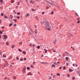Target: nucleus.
Returning <instances> with one entry per match:
<instances>
[{
  "instance_id": "1",
  "label": "nucleus",
  "mask_w": 80,
  "mask_h": 80,
  "mask_svg": "<svg viewBox=\"0 0 80 80\" xmlns=\"http://www.w3.org/2000/svg\"><path fill=\"white\" fill-rule=\"evenodd\" d=\"M42 24H45L46 27L45 28L48 30H51V26H49V24L48 23V22H45L43 21V22H42Z\"/></svg>"
},
{
  "instance_id": "2",
  "label": "nucleus",
  "mask_w": 80,
  "mask_h": 80,
  "mask_svg": "<svg viewBox=\"0 0 80 80\" xmlns=\"http://www.w3.org/2000/svg\"><path fill=\"white\" fill-rule=\"evenodd\" d=\"M26 67L25 66L23 69V70H22V72H23V73H25V70H26Z\"/></svg>"
},
{
  "instance_id": "3",
  "label": "nucleus",
  "mask_w": 80,
  "mask_h": 80,
  "mask_svg": "<svg viewBox=\"0 0 80 80\" xmlns=\"http://www.w3.org/2000/svg\"><path fill=\"white\" fill-rule=\"evenodd\" d=\"M29 2H30V3H32V4H33L35 3V1H33L32 0H30L29 1Z\"/></svg>"
},
{
  "instance_id": "4",
  "label": "nucleus",
  "mask_w": 80,
  "mask_h": 80,
  "mask_svg": "<svg viewBox=\"0 0 80 80\" xmlns=\"http://www.w3.org/2000/svg\"><path fill=\"white\" fill-rule=\"evenodd\" d=\"M28 76H29V75H33V74L32 73H31V72H28V74H27Z\"/></svg>"
},
{
  "instance_id": "5",
  "label": "nucleus",
  "mask_w": 80,
  "mask_h": 80,
  "mask_svg": "<svg viewBox=\"0 0 80 80\" xmlns=\"http://www.w3.org/2000/svg\"><path fill=\"white\" fill-rule=\"evenodd\" d=\"M3 36L5 39H7V36L6 35H4Z\"/></svg>"
},
{
  "instance_id": "6",
  "label": "nucleus",
  "mask_w": 80,
  "mask_h": 80,
  "mask_svg": "<svg viewBox=\"0 0 80 80\" xmlns=\"http://www.w3.org/2000/svg\"><path fill=\"white\" fill-rule=\"evenodd\" d=\"M4 17L5 18H8V17L6 15H4Z\"/></svg>"
},
{
  "instance_id": "7",
  "label": "nucleus",
  "mask_w": 80,
  "mask_h": 80,
  "mask_svg": "<svg viewBox=\"0 0 80 80\" xmlns=\"http://www.w3.org/2000/svg\"><path fill=\"white\" fill-rule=\"evenodd\" d=\"M44 50H45V53H47V50L44 49Z\"/></svg>"
},
{
  "instance_id": "8",
  "label": "nucleus",
  "mask_w": 80,
  "mask_h": 80,
  "mask_svg": "<svg viewBox=\"0 0 80 80\" xmlns=\"http://www.w3.org/2000/svg\"><path fill=\"white\" fill-rule=\"evenodd\" d=\"M72 71H73V70H72L70 69H69V72H72Z\"/></svg>"
},
{
  "instance_id": "9",
  "label": "nucleus",
  "mask_w": 80,
  "mask_h": 80,
  "mask_svg": "<svg viewBox=\"0 0 80 80\" xmlns=\"http://www.w3.org/2000/svg\"><path fill=\"white\" fill-rule=\"evenodd\" d=\"M13 21L15 22V23H16V22H17V19H13Z\"/></svg>"
},
{
  "instance_id": "10",
  "label": "nucleus",
  "mask_w": 80,
  "mask_h": 80,
  "mask_svg": "<svg viewBox=\"0 0 80 80\" xmlns=\"http://www.w3.org/2000/svg\"><path fill=\"white\" fill-rule=\"evenodd\" d=\"M26 17H28V16H30V14H28V13L26 15Z\"/></svg>"
},
{
  "instance_id": "11",
  "label": "nucleus",
  "mask_w": 80,
  "mask_h": 80,
  "mask_svg": "<svg viewBox=\"0 0 80 80\" xmlns=\"http://www.w3.org/2000/svg\"><path fill=\"white\" fill-rule=\"evenodd\" d=\"M20 2H18V3L17 4V5H20Z\"/></svg>"
},
{
  "instance_id": "12",
  "label": "nucleus",
  "mask_w": 80,
  "mask_h": 80,
  "mask_svg": "<svg viewBox=\"0 0 80 80\" xmlns=\"http://www.w3.org/2000/svg\"><path fill=\"white\" fill-rule=\"evenodd\" d=\"M10 18H13V16L12 15H10Z\"/></svg>"
},
{
  "instance_id": "13",
  "label": "nucleus",
  "mask_w": 80,
  "mask_h": 80,
  "mask_svg": "<svg viewBox=\"0 0 80 80\" xmlns=\"http://www.w3.org/2000/svg\"><path fill=\"white\" fill-rule=\"evenodd\" d=\"M65 59H66V60H68V57H66Z\"/></svg>"
},
{
  "instance_id": "14",
  "label": "nucleus",
  "mask_w": 80,
  "mask_h": 80,
  "mask_svg": "<svg viewBox=\"0 0 80 80\" xmlns=\"http://www.w3.org/2000/svg\"><path fill=\"white\" fill-rule=\"evenodd\" d=\"M40 47V46H37V48H38V49H39Z\"/></svg>"
},
{
  "instance_id": "15",
  "label": "nucleus",
  "mask_w": 80,
  "mask_h": 80,
  "mask_svg": "<svg viewBox=\"0 0 80 80\" xmlns=\"http://www.w3.org/2000/svg\"><path fill=\"white\" fill-rule=\"evenodd\" d=\"M3 57H4V58H6V57H7V56L6 55L5 56L4 55H3Z\"/></svg>"
},
{
  "instance_id": "16",
  "label": "nucleus",
  "mask_w": 80,
  "mask_h": 80,
  "mask_svg": "<svg viewBox=\"0 0 80 80\" xmlns=\"http://www.w3.org/2000/svg\"><path fill=\"white\" fill-rule=\"evenodd\" d=\"M17 13V15H20V12H18Z\"/></svg>"
},
{
  "instance_id": "17",
  "label": "nucleus",
  "mask_w": 80,
  "mask_h": 80,
  "mask_svg": "<svg viewBox=\"0 0 80 80\" xmlns=\"http://www.w3.org/2000/svg\"><path fill=\"white\" fill-rule=\"evenodd\" d=\"M35 18L36 19H38V20H39L38 19V17L37 16H36Z\"/></svg>"
},
{
  "instance_id": "18",
  "label": "nucleus",
  "mask_w": 80,
  "mask_h": 80,
  "mask_svg": "<svg viewBox=\"0 0 80 80\" xmlns=\"http://www.w3.org/2000/svg\"><path fill=\"white\" fill-rule=\"evenodd\" d=\"M31 10H32V11H35V10H34V9H33V8H32V9H31Z\"/></svg>"
},
{
  "instance_id": "19",
  "label": "nucleus",
  "mask_w": 80,
  "mask_h": 80,
  "mask_svg": "<svg viewBox=\"0 0 80 80\" xmlns=\"http://www.w3.org/2000/svg\"><path fill=\"white\" fill-rule=\"evenodd\" d=\"M67 76L68 77H70V75H69V74H68L67 75Z\"/></svg>"
},
{
  "instance_id": "20",
  "label": "nucleus",
  "mask_w": 80,
  "mask_h": 80,
  "mask_svg": "<svg viewBox=\"0 0 80 80\" xmlns=\"http://www.w3.org/2000/svg\"><path fill=\"white\" fill-rule=\"evenodd\" d=\"M2 33H3V32H2L1 30H0V34H2Z\"/></svg>"
},
{
  "instance_id": "21",
  "label": "nucleus",
  "mask_w": 80,
  "mask_h": 80,
  "mask_svg": "<svg viewBox=\"0 0 80 80\" xmlns=\"http://www.w3.org/2000/svg\"><path fill=\"white\" fill-rule=\"evenodd\" d=\"M11 2L12 3H13V2H14V1L13 0H11Z\"/></svg>"
},
{
  "instance_id": "22",
  "label": "nucleus",
  "mask_w": 80,
  "mask_h": 80,
  "mask_svg": "<svg viewBox=\"0 0 80 80\" xmlns=\"http://www.w3.org/2000/svg\"><path fill=\"white\" fill-rule=\"evenodd\" d=\"M56 41H55L54 42H53V43H54V44H56Z\"/></svg>"
},
{
  "instance_id": "23",
  "label": "nucleus",
  "mask_w": 80,
  "mask_h": 80,
  "mask_svg": "<svg viewBox=\"0 0 80 80\" xmlns=\"http://www.w3.org/2000/svg\"><path fill=\"white\" fill-rule=\"evenodd\" d=\"M16 18L18 19H20V17L19 16L17 17Z\"/></svg>"
},
{
  "instance_id": "24",
  "label": "nucleus",
  "mask_w": 80,
  "mask_h": 80,
  "mask_svg": "<svg viewBox=\"0 0 80 80\" xmlns=\"http://www.w3.org/2000/svg\"><path fill=\"white\" fill-rule=\"evenodd\" d=\"M57 75H58V76H60V73H57Z\"/></svg>"
},
{
  "instance_id": "25",
  "label": "nucleus",
  "mask_w": 80,
  "mask_h": 80,
  "mask_svg": "<svg viewBox=\"0 0 80 80\" xmlns=\"http://www.w3.org/2000/svg\"><path fill=\"white\" fill-rule=\"evenodd\" d=\"M52 50L54 52H56V51L55 50H54L53 48H52Z\"/></svg>"
},
{
  "instance_id": "26",
  "label": "nucleus",
  "mask_w": 80,
  "mask_h": 80,
  "mask_svg": "<svg viewBox=\"0 0 80 80\" xmlns=\"http://www.w3.org/2000/svg\"><path fill=\"white\" fill-rule=\"evenodd\" d=\"M70 36H71L72 37H73V36L71 34H70Z\"/></svg>"
},
{
  "instance_id": "27",
  "label": "nucleus",
  "mask_w": 80,
  "mask_h": 80,
  "mask_svg": "<svg viewBox=\"0 0 80 80\" xmlns=\"http://www.w3.org/2000/svg\"><path fill=\"white\" fill-rule=\"evenodd\" d=\"M48 3H50V5H51L52 4V2H48Z\"/></svg>"
},
{
  "instance_id": "28",
  "label": "nucleus",
  "mask_w": 80,
  "mask_h": 80,
  "mask_svg": "<svg viewBox=\"0 0 80 80\" xmlns=\"http://www.w3.org/2000/svg\"><path fill=\"white\" fill-rule=\"evenodd\" d=\"M12 26V23H10V24H9V26H10V27H11V26Z\"/></svg>"
},
{
  "instance_id": "29",
  "label": "nucleus",
  "mask_w": 80,
  "mask_h": 80,
  "mask_svg": "<svg viewBox=\"0 0 80 80\" xmlns=\"http://www.w3.org/2000/svg\"><path fill=\"white\" fill-rule=\"evenodd\" d=\"M6 45H8V42H6Z\"/></svg>"
},
{
  "instance_id": "30",
  "label": "nucleus",
  "mask_w": 80,
  "mask_h": 80,
  "mask_svg": "<svg viewBox=\"0 0 80 80\" xmlns=\"http://www.w3.org/2000/svg\"><path fill=\"white\" fill-rule=\"evenodd\" d=\"M53 13H54L53 12V11H52L51 13V14H53Z\"/></svg>"
},
{
  "instance_id": "31",
  "label": "nucleus",
  "mask_w": 80,
  "mask_h": 80,
  "mask_svg": "<svg viewBox=\"0 0 80 80\" xmlns=\"http://www.w3.org/2000/svg\"><path fill=\"white\" fill-rule=\"evenodd\" d=\"M14 47H15V46H14V45H12V48H14Z\"/></svg>"
},
{
  "instance_id": "32",
  "label": "nucleus",
  "mask_w": 80,
  "mask_h": 80,
  "mask_svg": "<svg viewBox=\"0 0 80 80\" xmlns=\"http://www.w3.org/2000/svg\"><path fill=\"white\" fill-rule=\"evenodd\" d=\"M33 65H35V62H33L32 63Z\"/></svg>"
},
{
  "instance_id": "33",
  "label": "nucleus",
  "mask_w": 80,
  "mask_h": 80,
  "mask_svg": "<svg viewBox=\"0 0 80 80\" xmlns=\"http://www.w3.org/2000/svg\"><path fill=\"white\" fill-rule=\"evenodd\" d=\"M13 79H14L15 80V79H16V77H13Z\"/></svg>"
},
{
  "instance_id": "34",
  "label": "nucleus",
  "mask_w": 80,
  "mask_h": 80,
  "mask_svg": "<svg viewBox=\"0 0 80 80\" xmlns=\"http://www.w3.org/2000/svg\"><path fill=\"white\" fill-rule=\"evenodd\" d=\"M53 63L54 65H56V64H57V62H54Z\"/></svg>"
},
{
  "instance_id": "35",
  "label": "nucleus",
  "mask_w": 80,
  "mask_h": 80,
  "mask_svg": "<svg viewBox=\"0 0 80 80\" xmlns=\"http://www.w3.org/2000/svg\"><path fill=\"white\" fill-rule=\"evenodd\" d=\"M72 79L73 80H75V77H72Z\"/></svg>"
},
{
  "instance_id": "36",
  "label": "nucleus",
  "mask_w": 80,
  "mask_h": 80,
  "mask_svg": "<svg viewBox=\"0 0 80 80\" xmlns=\"http://www.w3.org/2000/svg\"><path fill=\"white\" fill-rule=\"evenodd\" d=\"M27 70H29V69H30V68H29L28 67H27Z\"/></svg>"
},
{
  "instance_id": "37",
  "label": "nucleus",
  "mask_w": 80,
  "mask_h": 80,
  "mask_svg": "<svg viewBox=\"0 0 80 80\" xmlns=\"http://www.w3.org/2000/svg\"><path fill=\"white\" fill-rule=\"evenodd\" d=\"M75 15H77V16L78 17V14H77V13H76Z\"/></svg>"
},
{
  "instance_id": "38",
  "label": "nucleus",
  "mask_w": 80,
  "mask_h": 80,
  "mask_svg": "<svg viewBox=\"0 0 80 80\" xmlns=\"http://www.w3.org/2000/svg\"><path fill=\"white\" fill-rule=\"evenodd\" d=\"M45 13V12H42V15H43V14H44Z\"/></svg>"
},
{
  "instance_id": "39",
  "label": "nucleus",
  "mask_w": 80,
  "mask_h": 80,
  "mask_svg": "<svg viewBox=\"0 0 80 80\" xmlns=\"http://www.w3.org/2000/svg\"><path fill=\"white\" fill-rule=\"evenodd\" d=\"M77 23H80V20H78Z\"/></svg>"
},
{
  "instance_id": "40",
  "label": "nucleus",
  "mask_w": 80,
  "mask_h": 80,
  "mask_svg": "<svg viewBox=\"0 0 80 80\" xmlns=\"http://www.w3.org/2000/svg\"><path fill=\"white\" fill-rule=\"evenodd\" d=\"M0 2L2 3V2H3V1H2V0H0Z\"/></svg>"
},
{
  "instance_id": "41",
  "label": "nucleus",
  "mask_w": 80,
  "mask_h": 80,
  "mask_svg": "<svg viewBox=\"0 0 80 80\" xmlns=\"http://www.w3.org/2000/svg\"><path fill=\"white\" fill-rule=\"evenodd\" d=\"M63 70H65V67H63Z\"/></svg>"
},
{
  "instance_id": "42",
  "label": "nucleus",
  "mask_w": 80,
  "mask_h": 80,
  "mask_svg": "<svg viewBox=\"0 0 80 80\" xmlns=\"http://www.w3.org/2000/svg\"><path fill=\"white\" fill-rule=\"evenodd\" d=\"M66 65H67V66H68V63H66Z\"/></svg>"
},
{
  "instance_id": "43",
  "label": "nucleus",
  "mask_w": 80,
  "mask_h": 80,
  "mask_svg": "<svg viewBox=\"0 0 80 80\" xmlns=\"http://www.w3.org/2000/svg\"><path fill=\"white\" fill-rule=\"evenodd\" d=\"M18 50L19 52H22V50H20V49H18Z\"/></svg>"
},
{
  "instance_id": "44",
  "label": "nucleus",
  "mask_w": 80,
  "mask_h": 80,
  "mask_svg": "<svg viewBox=\"0 0 80 80\" xmlns=\"http://www.w3.org/2000/svg\"><path fill=\"white\" fill-rule=\"evenodd\" d=\"M1 16H3V13H2L1 14Z\"/></svg>"
},
{
  "instance_id": "45",
  "label": "nucleus",
  "mask_w": 80,
  "mask_h": 80,
  "mask_svg": "<svg viewBox=\"0 0 80 80\" xmlns=\"http://www.w3.org/2000/svg\"><path fill=\"white\" fill-rule=\"evenodd\" d=\"M24 60H27V59L26 58H24Z\"/></svg>"
},
{
  "instance_id": "46",
  "label": "nucleus",
  "mask_w": 80,
  "mask_h": 80,
  "mask_svg": "<svg viewBox=\"0 0 80 80\" xmlns=\"http://www.w3.org/2000/svg\"><path fill=\"white\" fill-rule=\"evenodd\" d=\"M20 61H22V60H23V59L21 58V59H20Z\"/></svg>"
},
{
  "instance_id": "47",
  "label": "nucleus",
  "mask_w": 80,
  "mask_h": 80,
  "mask_svg": "<svg viewBox=\"0 0 80 80\" xmlns=\"http://www.w3.org/2000/svg\"><path fill=\"white\" fill-rule=\"evenodd\" d=\"M46 8L47 9H48L49 8V7H46Z\"/></svg>"
},
{
  "instance_id": "48",
  "label": "nucleus",
  "mask_w": 80,
  "mask_h": 80,
  "mask_svg": "<svg viewBox=\"0 0 80 80\" xmlns=\"http://www.w3.org/2000/svg\"><path fill=\"white\" fill-rule=\"evenodd\" d=\"M16 58L18 60H19V58H18L17 57H16Z\"/></svg>"
},
{
  "instance_id": "49",
  "label": "nucleus",
  "mask_w": 80,
  "mask_h": 80,
  "mask_svg": "<svg viewBox=\"0 0 80 80\" xmlns=\"http://www.w3.org/2000/svg\"><path fill=\"white\" fill-rule=\"evenodd\" d=\"M35 44H32V46L33 47H35Z\"/></svg>"
},
{
  "instance_id": "50",
  "label": "nucleus",
  "mask_w": 80,
  "mask_h": 80,
  "mask_svg": "<svg viewBox=\"0 0 80 80\" xmlns=\"http://www.w3.org/2000/svg\"><path fill=\"white\" fill-rule=\"evenodd\" d=\"M0 54L2 55V52H0Z\"/></svg>"
},
{
  "instance_id": "51",
  "label": "nucleus",
  "mask_w": 80,
  "mask_h": 80,
  "mask_svg": "<svg viewBox=\"0 0 80 80\" xmlns=\"http://www.w3.org/2000/svg\"><path fill=\"white\" fill-rule=\"evenodd\" d=\"M19 44H20V45H22V42H19Z\"/></svg>"
},
{
  "instance_id": "52",
  "label": "nucleus",
  "mask_w": 80,
  "mask_h": 80,
  "mask_svg": "<svg viewBox=\"0 0 80 80\" xmlns=\"http://www.w3.org/2000/svg\"><path fill=\"white\" fill-rule=\"evenodd\" d=\"M72 66H73V67H75V64H72Z\"/></svg>"
},
{
  "instance_id": "53",
  "label": "nucleus",
  "mask_w": 80,
  "mask_h": 80,
  "mask_svg": "<svg viewBox=\"0 0 80 80\" xmlns=\"http://www.w3.org/2000/svg\"><path fill=\"white\" fill-rule=\"evenodd\" d=\"M53 78H55V75H53Z\"/></svg>"
},
{
  "instance_id": "54",
  "label": "nucleus",
  "mask_w": 80,
  "mask_h": 80,
  "mask_svg": "<svg viewBox=\"0 0 80 80\" xmlns=\"http://www.w3.org/2000/svg\"><path fill=\"white\" fill-rule=\"evenodd\" d=\"M62 68V67H59V69H60V70H61V69Z\"/></svg>"
},
{
  "instance_id": "55",
  "label": "nucleus",
  "mask_w": 80,
  "mask_h": 80,
  "mask_svg": "<svg viewBox=\"0 0 80 80\" xmlns=\"http://www.w3.org/2000/svg\"><path fill=\"white\" fill-rule=\"evenodd\" d=\"M14 26H15V27H16V26H17V25H16V24H14Z\"/></svg>"
},
{
  "instance_id": "56",
  "label": "nucleus",
  "mask_w": 80,
  "mask_h": 80,
  "mask_svg": "<svg viewBox=\"0 0 80 80\" xmlns=\"http://www.w3.org/2000/svg\"><path fill=\"white\" fill-rule=\"evenodd\" d=\"M32 44H31L29 45V46H30V47H31V46H32Z\"/></svg>"
},
{
  "instance_id": "57",
  "label": "nucleus",
  "mask_w": 80,
  "mask_h": 80,
  "mask_svg": "<svg viewBox=\"0 0 80 80\" xmlns=\"http://www.w3.org/2000/svg\"><path fill=\"white\" fill-rule=\"evenodd\" d=\"M12 65H14V63L12 62Z\"/></svg>"
},
{
  "instance_id": "58",
  "label": "nucleus",
  "mask_w": 80,
  "mask_h": 80,
  "mask_svg": "<svg viewBox=\"0 0 80 80\" xmlns=\"http://www.w3.org/2000/svg\"><path fill=\"white\" fill-rule=\"evenodd\" d=\"M42 63V64H44V63H45V62H41Z\"/></svg>"
},
{
  "instance_id": "59",
  "label": "nucleus",
  "mask_w": 80,
  "mask_h": 80,
  "mask_svg": "<svg viewBox=\"0 0 80 80\" xmlns=\"http://www.w3.org/2000/svg\"><path fill=\"white\" fill-rule=\"evenodd\" d=\"M31 68H33V65H31Z\"/></svg>"
},
{
  "instance_id": "60",
  "label": "nucleus",
  "mask_w": 80,
  "mask_h": 80,
  "mask_svg": "<svg viewBox=\"0 0 80 80\" xmlns=\"http://www.w3.org/2000/svg\"><path fill=\"white\" fill-rule=\"evenodd\" d=\"M53 65H54V64H52V67H53Z\"/></svg>"
},
{
  "instance_id": "61",
  "label": "nucleus",
  "mask_w": 80,
  "mask_h": 80,
  "mask_svg": "<svg viewBox=\"0 0 80 80\" xmlns=\"http://www.w3.org/2000/svg\"><path fill=\"white\" fill-rule=\"evenodd\" d=\"M53 67H55V65H54L53 66Z\"/></svg>"
},
{
  "instance_id": "62",
  "label": "nucleus",
  "mask_w": 80,
  "mask_h": 80,
  "mask_svg": "<svg viewBox=\"0 0 80 80\" xmlns=\"http://www.w3.org/2000/svg\"><path fill=\"white\" fill-rule=\"evenodd\" d=\"M34 26L35 27V28H37V27L35 25Z\"/></svg>"
},
{
  "instance_id": "63",
  "label": "nucleus",
  "mask_w": 80,
  "mask_h": 80,
  "mask_svg": "<svg viewBox=\"0 0 80 80\" xmlns=\"http://www.w3.org/2000/svg\"><path fill=\"white\" fill-rule=\"evenodd\" d=\"M76 72H77V73H79L78 71H77Z\"/></svg>"
},
{
  "instance_id": "64",
  "label": "nucleus",
  "mask_w": 80,
  "mask_h": 80,
  "mask_svg": "<svg viewBox=\"0 0 80 80\" xmlns=\"http://www.w3.org/2000/svg\"><path fill=\"white\" fill-rule=\"evenodd\" d=\"M2 28H4V27H2Z\"/></svg>"
}]
</instances>
